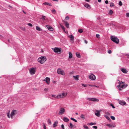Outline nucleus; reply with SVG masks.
<instances>
[{
    "instance_id": "nucleus-42",
    "label": "nucleus",
    "mask_w": 129,
    "mask_h": 129,
    "mask_svg": "<svg viewBox=\"0 0 129 129\" xmlns=\"http://www.w3.org/2000/svg\"><path fill=\"white\" fill-rule=\"evenodd\" d=\"M61 127L62 129H64V125L63 124H62L61 125Z\"/></svg>"
},
{
    "instance_id": "nucleus-17",
    "label": "nucleus",
    "mask_w": 129,
    "mask_h": 129,
    "mask_svg": "<svg viewBox=\"0 0 129 129\" xmlns=\"http://www.w3.org/2000/svg\"><path fill=\"white\" fill-rule=\"evenodd\" d=\"M79 76L78 75H77L76 76H73V78L75 80H79Z\"/></svg>"
},
{
    "instance_id": "nucleus-9",
    "label": "nucleus",
    "mask_w": 129,
    "mask_h": 129,
    "mask_svg": "<svg viewBox=\"0 0 129 129\" xmlns=\"http://www.w3.org/2000/svg\"><path fill=\"white\" fill-rule=\"evenodd\" d=\"M89 78L92 80H94L95 79L96 77L93 74H92L89 76Z\"/></svg>"
},
{
    "instance_id": "nucleus-43",
    "label": "nucleus",
    "mask_w": 129,
    "mask_h": 129,
    "mask_svg": "<svg viewBox=\"0 0 129 129\" xmlns=\"http://www.w3.org/2000/svg\"><path fill=\"white\" fill-rule=\"evenodd\" d=\"M108 52L109 54H110L112 53V51L111 50H108Z\"/></svg>"
},
{
    "instance_id": "nucleus-18",
    "label": "nucleus",
    "mask_w": 129,
    "mask_h": 129,
    "mask_svg": "<svg viewBox=\"0 0 129 129\" xmlns=\"http://www.w3.org/2000/svg\"><path fill=\"white\" fill-rule=\"evenodd\" d=\"M91 101H92L98 102L99 101V99L95 98H91Z\"/></svg>"
},
{
    "instance_id": "nucleus-38",
    "label": "nucleus",
    "mask_w": 129,
    "mask_h": 129,
    "mask_svg": "<svg viewBox=\"0 0 129 129\" xmlns=\"http://www.w3.org/2000/svg\"><path fill=\"white\" fill-rule=\"evenodd\" d=\"M110 117L113 120H115V118L114 116H111Z\"/></svg>"
},
{
    "instance_id": "nucleus-61",
    "label": "nucleus",
    "mask_w": 129,
    "mask_h": 129,
    "mask_svg": "<svg viewBox=\"0 0 129 129\" xmlns=\"http://www.w3.org/2000/svg\"><path fill=\"white\" fill-rule=\"evenodd\" d=\"M49 98H51V99L54 100V99H53L51 97V96L50 95L49 96Z\"/></svg>"
},
{
    "instance_id": "nucleus-58",
    "label": "nucleus",
    "mask_w": 129,
    "mask_h": 129,
    "mask_svg": "<svg viewBox=\"0 0 129 129\" xmlns=\"http://www.w3.org/2000/svg\"><path fill=\"white\" fill-rule=\"evenodd\" d=\"M84 41V43H85L87 44V42L86 40H85Z\"/></svg>"
},
{
    "instance_id": "nucleus-47",
    "label": "nucleus",
    "mask_w": 129,
    "mask_h": 129,
    "mask_svg": "<svg viewBox=\"0 0 129 129\" xmlns=\"http://www.w3.org/2000/svg\"><path fill=\"white\" fill-rule=\"evenodd\" d=\"M65 19L67 20H68L69 19V16H67L66 17Z\"/></svg>"
},
{
    "instance_id": "nucleus-8",
    "label": "nucleus",
    "mask_w": 129,
    "mask_h": 129,
    "mask_svg": "<svg viewBox=\"0 0 129 129\" xmlns=\"http://www.w3.org/2000/svg\"><path fill=\"white\" fill-rule=\"evenodd\" d=\"M65 111V109L63 108H61L59 111V115H62L64 114Z\"/></svg>"
},
{
    "instance_id": "nucleus-24",
    "label": "nucleus",
    "mask_w": 129,
    "mask_h": 129,
    "mask_svg": "<svg viewBox=\"0 0 129 129\" xmlns=\"http://www.w3.org/2000/svg\"><path fill=\"white\" fill-rule=\"evenodd\" d=\"M65 25L66 26L67 28H69V24L67 22H66L65 23Z\"/></svg>"
},
{
    "instance_id": "nucleus-59",
    "label": "nucleus",
    "mask_w": 129,
    "mask_h": 129,
    "mask_svg": "<svg viewBox=\"0 0 129 129\" xmlns=\"http://www.w3.org/2000/svg\"><path fill=\"white\" fill-rule=\"evenodd\" d=\"M7 115V116H8V117L9 118H10V116L8 114Z\"/></svg>"
},
{
    "instance_id": "nucleus-60",
    "label": "nucleus",
    "mask_w": 129,
    "mask_h": 129,
    "mask_svg": "<svg viewBox=\"0 0 129 129\" xmlns=\"http://www.w3.org/2000/svg\"><path fill=\"white\" fill-rule=\"evenodd\" d=\"M48 5H49V6H52V5L51 4H49H49H48Z\"/></svg>"
},
{
    "instance_id": "nucleus-55",
    "label": "nucleus",
    "mask_w": 129,
    "mask_h": 129,
    "mask_svg": "<svg viewBox=\"0 0 129 129\" xmlns=\"http://www.w3.org/2000/svg\"><path fill=\"white\" fill-rule=\"evenodd\" d=\"M126 56L128 58H129V55L128 54H126Z\"/></svg>"
},
{
    "instance_id": "nucleus-56",
    "label": "nucleus",
    "mask_w": 129,
    "mask_h": 129,
    "mask_svg": "<svg viewBox=\"0 0 129 129\" xmlns=\"http://www.w3.org/2000/svg\"><path fill=\"white\" fill-rule=\"evenodd\" d=\"M89 86H94V85H92V84H89Z\"/></svg>"
},
{
    "instance_id": "nucleus-33",
    "label": "nucleus",
    "mask_w": 129,
    "mask_h": 129,
    "mask_svg": "<svg viewBox=\"0 0 129 129\" xmlns=\"http://www.w3.org/2000/svg\"><path fill=\"white\" fill-rule=\"evenodd\" d=\"M84 127L85 129H88V126L86 125H84L83 126Z\"/></svg>"
},
{
    "instance_id": "nucleus-57",
    "label": "nucleus",
    "mask_w": 129,
    "mask_h": 129,
    "mask_svg": "<svg viewBox=\"0 0 129 129\" xmlns=\"http://www.w3.org/2000/svg\"><path fill=\"white\" fill-rule=\"evenodd\" d=\"M126 15L127 17H129V13H127L126 14Z\"/></svg>"
},
{
    "instance_id": "nucleus-34",
    "label": "nucleus",
    "mask_w": 129,
    "mask_h": 129,
    "mask_svg": "<svg viewBox=\"0 0 129 129\" xmlns=\"http://www.w3.org/2000/svg\"><path fill=\"white\" fill-rule=\"evenodd\" d=\"M114 5V4L113 3H111L110 4V6L111 7H112Z\"/></svg>"
},
{
    "instance_id": "nucleus-49",
    "label": "nucleus",
    "mask_w": 129,
    "mask_h": 129,
    "mask_svg": "<svg viewBox=\"0 0 129 129\" xmlns=\"http://www.w3.org/2000/svg\"><path fill=\"white\" fill-rule=\"evenodd\" d=\"M111 106L113 108H115V107L112 104H111Z\"/></svg>"
},
{
    "instance_id": "nucleus-2",
    "label": "nucleus",
    "mask_w": 129,
    "mask_h": 129,
    "mask_svg": "<svg viewBox=\"0 0 129 129\" xmlns=\"http://www.w3.org/2000/svg\"><path fill=\"white\" fill-rule=\"evenodd\" d=\"M67 94V93H65L64 92L60 93L56 95L52 94L51 96L56 99H59L60 98H63L66 96Z\"/></svg>"
},
{
    "instance_id": "nucleus-46",
    "label": "nucleus",
    "mask_w": 129,
    "mask_h": 129,
    "mask_svg": "<svg viewBox=\"0 0 129 129\" xmlns=\"http://www.w3.org/2000/svg\"><path fill=\"white\" fill-rule=\"evenodd\" d=\"M86 99L89 101H91V98H86Z\"/></svg>"
},
{
    "instance_id": "nucleus-13",
    "label": "nucleus",
    "mask_w": 129,
    "mask_h": 129,
    "mask_svg": "<svg viewBox=\"0 0 129 129\" xmlns=\"http://www.w3.org/2000/svg\"><path fill=\"white\" fill-rule=\"evenodd\" d=\"M120 70L124 74H126L128 72V71L125 68H121Z\"/></svg>"
},
{
    "instance_id": "nucleus-1",
    "label": "nucleus",
    "mask_w": 129,
    "mask_h": 129,
    "mask_svg": "<svg viewBox=\"0 0 129 129\" xmlns=\"http://www.w3.org/2000/svg\"><path fill=\"white\" fill-rule=\"evenodd\" d=\"M117 81L118 82H117L119 84V85L117 86V87L120 90H122L123 89L125 88L128 86L127 84H124V82L120 81L118 80H117Z\"/></svg>"
},
{
    "instance_id": "nucleus-40",
    "label": "nucleus",
    "mask_w": 129,
    "mask_h": 129,
    "mask_svg": "<svg viewBox=\"0 0 129 129\" xmlns=\"http://www.w3.org/2000/svg\"><path fill=\"white\" fill-rule=\"evenodd\" d=\"M48 4H49V3H48V2H45V3H44L43 4V5H48Z\"/></svg>"
},
{
    "instance_id": "nucleus-35",
    "label": "nucleus",
    "mask_w": 129,
    "mask_h": 129,
    "mask_svg": "<svg viewBox=\"0 0 129 129\" xmlns=\"http://www.w3.org/2000/svg\"><path fill=\"white\" fill-rule=\"evenodd\" d=\"M113 11L111 10H110L109 11V14L110 15H112L113 13Z\"/></svg>"
},
{
    "instance_id": "nucleus-45",
    "label": "nucleus",
    "mask_w": 129,
    "mask_h": 129,
    "mask_svg": "<svg viewBox=\"0 0 129 129\" xmlns=\"http://www.w3.org/2000/svg\"><path fill=\"white\" fill-rule=\"evenodd\" d=\"M96 37L98 38H99L100 37L99 35L98 34H96Z\"/></svg>"
},
{
    "instance_id": "nucleus-14",
    "label": "nucleus",
    "mask_w": 129,
    "mask_h": 129,
    "mask_svg": "<svg viewBox=\"0 0 129 129\" xmlns=\"http://www.w3.org/2000/svg\"><path fill=\"white\" fill-rule=\"evenodd\" d=\"M46 26L47 27L49 30L51 31L53 30V28L50 25H46Z\"/></svg>"
},
{
    "instance_id": "nucleus-21",
    "label": "nucleus",
    "mask_w": 129,
    "mask_h": 129,
    "mask_svg": "<svg viewBox=\"0 0 129 129\" xmlns=\"http://www.w3.org/2000/svg\"><path fill=\"white\" fill-rule=\"evenodd\" d=\"M58 123L57 121H55L54 122L53 124V127H55L57 126V124Z\"/></svg>"
},
{
    "instance_id": "nucleus-11",
    "label": "nucleus",
    "mask_w": 129,
    "mask_h": 129,
    "mask_svg": "<svg viewBox=\"0 0 129 129\" xmlns=\"http://www.w3.org/2000/svg\"><path fill=\"white\" fill-rule=\"evenodd\" d=\"M119 103L122 105H126V102L123 101L119 100Z\"/></svg>"
},
{
    "instance_id": "nucleus-54",
    "label": "nucleus",
    "mask_w": 129,
    "mask_h": 129,
    "mask_svg": "<svg viewBox=\"0 0 129 129\" xmlns=\"http://www.w3.org/2000/svg\"><path fill=\"white\" fill-rule=\"evenodd\" d=\"M48 89L47 88H45L44 89V90L45 91H47L48 90Z\"/></svg>"
},
{
    "instance_id": "nucleus-23",
    "label": "nucleus",
    "mask_w": 129,
    "mask_h": 129,
    "mask_svg": "<svg viewBox=\"0 0 129 129\" xmlns=\"http://www.w3.org/2000/svg\"><path fill=\"white\" fill-rule=\"evenodd\" d=\"M104 116L108 120H110V119L109 117V116L107 115H104Z\"/></svg>"
},
{
    "instance_id": "nucleus-19",
    "label": "nucleus",
    "mask_w": 129,
    "mask_h": 129,
    "mask_svg": "<svg viewBox=\"0 0 129 129\" xmlns=\"http://www.w3.org/2000/svg\"><path fill=\"white\" fill-rule=\"evenodd\" d=\"M63 120L65 122H67L69 121V119L66 117H64L63 119Z\"/></svg>"
},
{
    "instance_id": "nucleus-36",
    "label": "nucleus",
    "mask_w": 129,
    "mask_h": 129,
    "mask_svg": "<svg viewBox=\"0 0 129 129\" xmlns=\"http://www.w3.org/2000/svg\"><path fill=\"white\" fill-rule=\"evenodd\" d=\"M105 113V115H107L108 116L110 115V113L108 112H106Z\"/></svg>"
},
{
    "instance_id": "nucleus-63",
    "label": "nucleus",
    "mask_w": 129,
    "mask_h": 129,
    "mask_svg": "<svg viewBox=\"0 0 129 129\" xmlns=\"http://www.w3.org/2000/svg\"><path fill=\"white\" fill-rule=\"evenodd\" d=\"M101 0H98V1L99 2H101Z\"/></svg>"
},
{
    "instance_id": "nucleus-10",
    "label": "nucleus",
    "mask_w": 129,
    "mask_h": 129,
    "mask_svg": "<svg viewBox=\"0 0 129 129\" xmlns=\"http://www.w3.org/2000/svg\"><path fill=\"white\" fill-rule=\"evenodd\" d=\"M16 112V110H12V111L11 114V118L12 119L13 118V116L15 115Z\"/></svg>"
},
{
    "instance_id": "nucleus-26",
    "label": "nucleus",
    "mask_w": 129,
    "mask_h": 129,
    "mask_svg": "<svg viewBox=\"0 0 129 129\" xmlns=\"http://www.w3.org/2000/svg\"><path fill=\"white\" fill-rule=\"evenodd\" d=\"M46 17L45 16L43 15L41 17L40 19L43 20H44L45 19Z\"/></svg>"
},
{
    "instance_id": "nucleus-20",
    "label": "nucleus",
    "mask_w": 129,
    "mask_h": 129,
    "mask_svg": "<svg viewBox=\"0 0 129 129\" xmlns=\"http://www.w3.org/2000/svg\"><path fill=\"white\" fill-rule=\"evenodd\" d=\"M106 126H107L109 127H114L115 126L113 125L112 124H106Z\"/></svg>"
},
{
    "instance_id": "nucleus-32",
    "label": "nucleus",
    "mask_w": 129,
    "mask_h": 129,
    "mask_svg": "<svg viewBox=\"0 0 129 129\" xmlns=\"http://www.w3.org/2000/svg\"><path fill=\"white\" fill-rule=\"evenodd\" d=\"M48 124H51V120L49 119L48 120Z\"/></svg>"
},
{
    "instance_id": "nucleus-22",
    "label": "nucleus",
    "mask_w": 129,
    "mask_h": 129,
    "mask_svg": "<svg viewBox=\"0 0 129 129\" xmlns=\"http://www.w3.org/2000/svg\"><path fill=\"white\" fill-rule=\"evenodd\" d=\"M36 29L39 31H42V29L40 28L39 26H37L36 27Z\"/></svg>"
},
{
    "instance_id": "nucleus-30",
    "label": "nucleus",
    "mask_w": 129,
    "mask_h": 129,
    "mask_svg": "<svg viewBox=\"0 0 129 129\" xmlns=\"http://www.w3.org/2000/svg\"><path fill=\"white\" fill-rule=\"evenodd\" d=\"M72 54L71 52L69 53V57L70 58H71L72 57Z\"/></svg>"
},
{
    "instance_id": "nucleus-27",
    "label": "nucleus",
    "mask_w": 129,
    "mask_h": 129,
    "mask_svg": "<svg viewBox=\"0 0 129 129\" xmlns=\"http://www.w3.org/2000/svg\"><path fill=\"white\" fill-rule=\"evenodd\" d=\"M76 55L77 57L79 58H80V54L79 53H76Z\"/></svg>"
},
{
    "instance_id": "nucleus-4",
    "label": "nucleus",
    "mask_w": 129,
    "mask_h": 129,
    "mask_svg": "<svg viewBox=\"0 0 129 129\" xmlns=\"http://www.w3.org/2000/svg\"><path fill=\"white\" fill-rule=\"evenodd\" d=\"M110 38L112 41L116 44L119 43V40L116 37L113 36H111Z\"/></svg>"
},
{
    "instance_id": "nucleus-64",
    "label": "nucleus",
    "mask_w": 129,
    "mask_h": 129,
    "mask_svg": "<svg viewBox=\"0 0 129 129\" xmlns=\"http://www.w3.org/2000/svg\"><path fill=\"white\" fill-rule=\"evenodd\" d=\"M61 27L63 29V28H64V27L63 26H61Z\"/></svg>"
},
{
    "instance_id": "nucleus-5",
    "label": "nucleus",
    "mask_w": 129,
    "mask_h": 129,
    "mask_svg": "<svg viewBox=\"0 0 129 129\" xmlns=\"http://www.w3.org/2000/svg\"><path fill=\"white\" fill-rule=\"evenodd\" d=\"M57 72L58 74H61L62 75H65V73L64 71L62 70L60 68H58L57 70Z\"/></svg>"
},
{
    "instance_id": "nucleus-3",
    "label": "nucleus",
    "mask_w": 129,
    "mask_h": 129,
    "mask_svg": "<svg viewBox=\"0 0 129 129\" xmlns=\"http://www.w3.org/2000/svg\"><path fill=\"white\" fill-rule=\"evenodd\" d=\"M47 60V58L46 57L42 56L39 58L38 59V62L41 64H42L45 62Z\"/></svg>"
},
{
    "instance_id": "nucleus-28",
    "label": "nucleus",
    "mask_w": 129,
    "mask_h": 129,
    "mask_svg": "<svg viewBox=\"0 0 129 129\" xmlns=\"http://www.w3.org/2000/svg\"><path fill=\"white\" fill-rule=\"evenodd\" d=\"M73 125L72 123H70V126H69V127L70 128L72 129L73 128Z\"/></svg>"
},
{
    "instance_id": "nucleus-15",
    "label": "nucleus",
    "mask_w": 129,
    "mask_h": 129,
    "mask_svg": "<svg viewBox=\"0 0 129 129\" xmlns=\"http://www.w3.org/2000/svg\"><path fill=\"white\" fill-rule=\"evenodd\" d=\"M84 6L85 7L88 9H90L91 8L90 5L88 3H86L84 5Z\"/></svg>"
},
{
    "instance_id": "nucleus-7",
    "label": "nucleus",
    "mask_w": 129,
    "mask_h": 129,
    "mask_svg": "<svg viewBox=\"0 0 129 129\" xmlns=\"http://www.w3.org/2000/svg\"><path fill=\"white\" fill-rule=\"evenodd\" d=\"M36 70V68H32L29 70L30 74L32 75L34 74L35 73Z\"/></svg>"
},
{
    "instance_id": "nucleus-16",
    "label": "nucleus",
    "mask_w": 129,
    "mask_h": 129,
    "mask_svg": "<svg viewBox=\"0 0 129 129\" xmlns=\"http://www.w3.org/2000/svg\"><path fill=\"white\" fill-rule=\"evenodd\" d=\"M50 79L49 78L46 77L44 81H45L48 84H49L50 82Z\"/></svg>"
},
{
    "instance_id": "nucleus-25",
    "label": "nucleus",
    "mask_w": 129,
    "mask_h": 129,
    "mask_svg": "<svg viewBox=\"0 0 129 129\" xmlns=\"http://www.w3.org/2000/svg\"><path fill=\"white\" fill-rule=\"evenodd\" d=\"M80 118L83 120L85 119L84 115L83 114H81L80 115Z\"/></svg>"
},
{
    "instance_id": "nucleus-12",
    "label": "nucleus",
    "mask_w": 129,
    "mask_h": 129,
    "mask_svg": "<svg viewBox=\"0 0 129 129\" xmlns=\"http://www.w3.org/2000/svg\"><path fill=\"white\" fill-rule=\"evenodd\" d=\"M69 37L70 38V40L72 41L71 43H73L74 42V38L72 35L69 36Z\"/></svg>"
},
{
    "instance_id": "nucleus-29",
    "label": "nucleus",
    "mask_w": 129,
    "mask_h": 129,
    "mask_svg": "<svg viewBox=\"0 0 129 129\" xmlns=\"http://www.w3.org/2000/svg\"><path fill=\"white\" fill-rule=\"evenodd\" d=\"M95 115L98 117H99L100 116V114L99 112H98L97 113H95Z\"/></svg>"
},
{
    "instance_id": "nucleus-48",
    "label": "nucleus",
    "mask_w": 129,
    "mask_h": 129,
    "mask_svg": "<svg viewBox=\"0 0 129 129\" xmlns=\"http://www.w3.org/2000/svg\"><path fill=\"white\" fill-rule=\"evenodd\" d=\"M93 128H94L95 129H97L98 128L97 127L95 126H93Z\"/></svg>"
},
{
    "instance_id": "nucleus-41",
    "label": "nucleus",
    "mask_w": 129,
    "mask_h": 129,
    "mask_svg": "<svg viewBox=\"0 0 129 129\" xmlns=\"http://www.w3.org/2000/svg\"><path fill=\"white\" fill-rule=\"evenodd\" d=\"M87 125H93V123L91 122L90 123H88L87 124Z\"/></svg>"
},
{
    "instance_id": "nucleus-53",
    "label": "nucleus",
    "mask_w": 129,
    "mask_h": 129,
    "mask_svg": "<svg viewBox=\"0 0 129 129\" xmlns=\"http://www.w3.org/2000/svg\"><path fill=\"white\" fill-rule=\"evenodd\" d=\"M43 128H44V129H46V126L44 124L43 125Z\"/></svg>"
},
{
    "instance_id": "nucleus-37",
    "label": "nucleus",
    "mask_w": 129,
    "mask_h": 129,
    "mask_svg": "<svg viewBox=\"0 0 129 129\" xmlns=\"http://www.w3.org/2000/svg\"><path fill=\"white\" fill-rule=\"evenodd\" d=\"M78 31L80 33H82L83 32V30L82 29H80L78 30Z\"/></svg>"
},
{
    "instance_id": "nucleus-51",
    "label": "nucleus",
    "mask_w": 129,
    "mask_h": 129,
    "mask_svg": "<svg viewBox=\"0 0 129 129\" xmlns=\"http://www.w3.org/2000/svg\"><path fill=\"white\" fill-rule=\"evenodd\" d=\"M105 3L106 4H108V1L107 0H106V1H105Z\"/></svg>"
},
{
    "instance_id": "nucleus-52",
    "label": "nucleus",
    "mask_w": 129,
    "mask_h": 129,
    "mask_svg": "<svg viewBox=\"0 0 129 129\" xmlns=\"http://www.w3.org/2000/svg\"><path fill=\"white\" fill-rule=\"evenodd\" d=\"M28 25L30 26H32V24L30 23H28Z\"/></svg>"
},
{
    "instance_id": "nucleus-50",
    "label": "nucleus",
    "mask_w": 129,
    "mask_h": 129,
    "mask_svg": "<svg viewBox=\"0 0 129 129\" xmlns=\"http://www.w3.org/2000/svg\"><path fill=\"white\" fill-rule=\"evenodd\" d=\"M82 85L84 87H86V86L87 85H85L84 84H82Z\"/></svg>"
},
{
    "instance_id": "nucleus-31",
    "label": "nucleus",
    "mask_w": 129,
    "mask_h": 129,
    "mask_svg": "<svg viewBox=\"0 0 129 129\" xmlns=\"http://www.w3.org/2000/svg\"><path fill=\"white\" fill-rule=\"evenodd\" d=\"M71 120H73V121H75V122H77V120L76 119H75L72 117H71Z\"/></svg>"
},
{
    "instance_id": "nucleus-62",
    "label": "nucleus",
    "mask_w": 129,
    "mask_h": 129,
    "mask_svg": "<svg viewBox=\"0 0 129 129\" xmlns=\"http://www.w3.org/2000/svg\"><path fill=\"white\" fill-rule=\"evenodd\" d=\"M85 1L87 2H89L90 1L89 0H85Z\"/></svg>"
},
{
    "instance_id": "nucleus-39",
    "label": "nucleus",
    "mask_w": 129,
    "mask_h": 129,
    "mask_svg": "<svg viewBox=\"0 0 129 129\" xmlns=\"http://www.w3.org/2000/svg\"><path fill=\"white\" fill-rule=\"evenodd\" d=\"M119 4L120 6H121L122 5V3L121 1H119Z\"/></svg>"
},
{
    "instance_id": "nucleus-6",
    "label": "nucleus",
    "mask_w": 129,
    "mask_h": 129,
    "mask_svg": "<svg viewBox=\"0 0 129 129\" xmlns=\"http://www.w3.org/2000/svg\"><path fill=\"white\" fill-rule=\"evenodd\" d=\"M54 52L56 53H60L61 51V48H60L55 47V48L53 49Z\"/></svg>"
},
{
    "instance_id": "nucleus-44",
    "label": "nucleus",
    "mask_w": 129,
    "mask_h": 129,
    "mask_svg": "<svg viewBox=\"0 0 129 129\" xmlns=\"http://www.w3.org/2000/svg\"><path fill=\"white\" fill-rule=\"evenodd\" d=\"M52 12L54 14H55L56 11L54 9L52 10Z\"/></svg>"
}]
</instances>
